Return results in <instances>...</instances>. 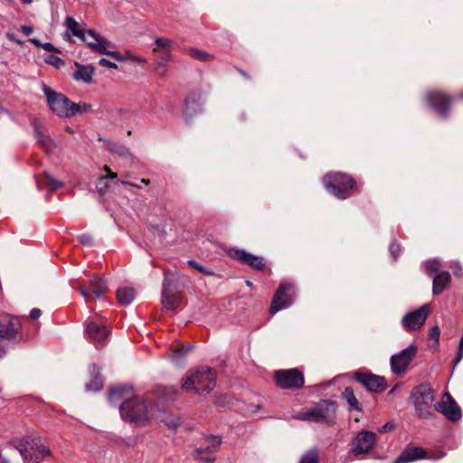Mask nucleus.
<instances>
[{"mask_svg":"<svg viewBox=\"0 0 463 463\" xmlns=\"http://www.w3.org/2000/svg\"><path fill=\"white\" fill-rule=\"evenodd\" d=\"M131 392L132 387L130 385H118L110 389L108 399L111 403L126 399L119 407L123 420L137 426L150 424L158 417L159 407L149 401L148 398L139 396L128 398Z\"/></svg>","mask_w":463,"mask_h":463,"instance_id":"obj_1","label":"nucleus"},{"mask_svg":"<svg viewBox=\"0 0 463 463\" xmlns=\"http://www.w3.org/2000/svg\"><path fill=\"white\" fill-rule=\"evenodd\" d=\"M43 91L45 96L48 107L58 117L69 118L77 116L80 110V104H76L65 95L52 90L43 85Z\"/></svg>","mask_w":463,"mask_h":463,"instance_id":"obj_2","label":"nucleus"},{"mask_svg":"<svg viewBox=\"0 0 463 463\" xmlns=\"http://www.w3.org/2000/svg\"><path fill=\"white\" fill-rule=\"evenodd\" d=\"M216 375L210 368L191 372L184 379L182 388L197 393H209L215 386Z\"/></svg>","mask_w":463,"mask_h":463,"instance_id":"obj_3","label":"nucleus"},{"mask_svg":"<svg viewBox=\"0 0 463 463\" xmlns=\"http://www.w3.org/2000/svg\"><path fill=\"white\" fill-rule=\"evenodd\" d=\"M326 189L339 199L349 197L354 191V180L342 173L327 174L324 177Z\"/></svg>","mask_w":463,"mask_h":463,"instance_id":"obj_4","label":"nucleus"},{"mask_svg":"<svg viewBox=\"0 0 463 463\" xmlns=\"http://www.w3.org/2000/svg\"><path fill=\"white\" fill-rule=\"evenodd\" d=\"M410 398L420 417L432 416L428 409L434 402V391L429 384L422 383L413 388Z\"/></svg>","mask_w":463,"mask_h":463,"instance_id":"obj_5","label":"nucleus"},{"mask_svg":"<svg viewBox=\"0 0 463 463\" xmlns=\"http://www.w3.org/2000/svg\"><path fill=\"white\" fill-rule=\"evenodd\" d=\"M24 460L27 463H39L45 456L50 454L40 438L31 440H21L15 444Z\"/></svg>","mask_w":463,"mask_h":463,"instance_id":"obj_6","label":"nucleus"},{"mask_svg":"<svg viewBox=\"0 0 463 463\" xmlns=\"http://www.w3.org/2000/svg\"><path fill=\"white\" fill-rule=\"evenodd\" d=\"M335 410V402L329 400H322L310 408L301 410L295 419L314 422L326 421Z\"/></svg>","mask_w":463,"mask_h":463,"instance_id":"obj_7","label":"nucleus"},{"mask_svg":"<svg viewBox=\"0 0 463 463\" xmlns=\"http://www.w3.org/2000/svg\"><path fill=\"white\" fill-rule=\"evenodd\" d=\"M80 39L86 43L93 51L109 55L119 61H123L125 59L118 52L108 51L107 47L109 46L110 43L92 30H85Z\"/></svg>","mask_w":463,"mask_h":463,"instance_id":"obj_8","label":"nucleus"},{"mask_svg":"<svg viewBox=\"0 0 463 463\" xmlns=\"http://www.w3.org/2000/svg\"><path fill=\"white\" fill-rule=\"evenodd\" d=\"M417 354V347L411 345L405 349L391 356L390 364L392 372L396 375H401L406 373L410 364Z\"/></svg>","mask_w":463,"mask_h":463,"instance_id":"obj_9","label":"nucleus"},{"mask_svg":"<svg viewBox=\"0 0 463 463\" xmlns=\"http://www.w3.org/2000/svg\"><path fill=\"white\" fill-rule=\"evenodd\" d=\"M376 442V434L373 431L363 430L356 434L351 442L350 453L358 457L371 451Z\"/></svg>","mask_w":463,"mask_h":463,"instance_id":"obj_10","label":"nucleus"},{"mask_svg":"<svg viewBox=\"0 0 463 463\" xmlns=\"http://www.w3.org/2000/svg\"><path fill=\"white\" fill-rule=\"evenodd\" d=\"M434 408L450 421H458L461 419V410L449 392L443 393L441 401L435 403Z\"/></svg>","mask_w":463,"mask_h":463,"instance_id":"obj_11","label":"nucleus"},{"mask_svg":"<svg viewBox=\"0 0 463 463\" xmlns=\"http://www.w3.org/2000/svg\"><path fill=\"white\" fill-rule=\"evenodd\" d=\"M276 383L282 389L300 388L304 384V375L298 369L279 370L275 373Z\"/></svg>","mask_w":463,"mask_h":463,"instance_id":"obj_12","label":"nucleus"},{"mask_svg":"<svg viewBox=\"0 0 463 463\" xmlns=\"http://www.w3.org/2000/svg\"><path fill=\"white\" fill-rule=\"evenodd\" d=\"M21 325L18 319L4 315L0 318V339L10 342H18L23 338L20 330Z\"/></svg>","mask_w":463,"mask_h":463,"instance_id":"obj_13","label":"nucleus"},{"mask_svg":"<svg viewBox=\"0 0 463 463\" xmlns=\"http://www.w3.org/2000/svg\"><path fill=\"white\" fill-rule=\"evenodd\" d=\"M294 299V288L290 284H282L276 291L271 305L270 313L275 314L278 311L288 307Z\"/></svg>","mask_w":463,"mask_h":463,"instance_id":"obj_14","label":"nucleus"},{"mask_svg":"<svg viewBox=\"0 0 463 463\" xmlns=\"http://www.w3.org/2000/svg\"><path fill=\"white\" fill-rule=\"evenodd\" d=\"M429 313V305H423L419 309L406 314L402 320L403 328L406 331H412L420 328L425 323Z\"/></svg>","mask_w":463,"mask_h":463,"instance_id":"obj_15","label":"nucleus"},{"mask_svg":"<svg viewBox=\"0 0 463 463\" xmlns=\"http://www.w3.org/2000/svg\"><path fill=\"white\" fill-rule=\"evenodd\" d=\"M426 99L430 106L435 109L439 117H447L449 111V106L452 102V99L450 97L442 92L430 91L427 93Z\"/></svg>","mask_w":463,"mask_h":463,"instance_id":"obj_16","label":"nucleus"},{"mask_svg":"<svg viewBox=\"0 0 463 463\" xmlns=\"http://www.w3.org/2000/svg\"><path fill=\"white\" fill-rule=\"evenodd\" d=\"M355 380L362 383L368 391L373 392H383L386 388L384 377L372 373H356Z\"/></svg>","mask_w":463,"mask_h":463,"instance_id":"obj_17","label":"nucleus"},{"mask_svg":"<svg viewBox=\"0 0 463 463\" xmlns=\"http://www.w3.org/2000/svg\"><path fill=\"white\" fill-rule=\"evenodd\" d=\"M221 439L216 436H207L205 438V447H200L195 450L196 458L206 463H212L215 460L213 452L219 448Z\"/></svg>","mask_w":463,"mask_h":463,"instance_id":"obj_18","label":"nucleus"},{"mask_svg":"<svg viewBox=\"0 0 463 463\" xmlns=\"http://www.w3.org/2000/svg\"><path fill=\"white\" fill-rule=\"evenodd\" d=\"M229 256L241 262L242 264L249 265L254 269L261 270L264 268L263 260L260 256L253 255L241 249H230Z\"/></svg>","mask_w":463,"mask_h":463,"instance_id":"obj_19","label":"nucleus"},{"mask_svg":"<svg viewBox=\"0 0 463 463\" xmlns=\"http://www.w3.org/2000/svg\"><path fill=\"white\" fill-rule=\"evenodd\" d=\"M80 294L88 298L90 295H94L97 298H101L107 291L105 282L97 277H94L87 287L85 285L79 286Z\"/></svg>","mask_w":463,"mask_h":463,"instance_id":"obj_20","label":"nucleus"},{"mask_svg":"<svg viewBox=\"0 0 463 463\" xmlns=\"http://www.w3.org/2000/svg\"><path fill=\"white\" fill-rule=\"evenodd\" d=\"M175 46V42L169 38H156L155 40L153 52L156 55L157 59L171 60V52Z\"/></svg>","mask_w":463,"mask_h":463,"instance_id":"obj_21","label":"nucleus"},{"mask_svg":"<svg viewBox=\"0 0 463 463\" xmlns=\"http://www.w3.org/2000/svg\"><path fill=\"white\" fill-rule=\"evenodd\" d=\"M171 283L165 277L163 282L162 305L165 309L174 311L179 304L180 298L170 291Z\"/></svg>","mask_w":463,"mask_h":463,"instance_id":"obj_22","label":"nucleus"},{"mask_svg":"<svg viewBox=\"0 0 463 463\" xmlns=\"http://www.w3.org/2000/svg\"><path fill=\"white\" fill-rule=\"evenodd\" d=\"M88 336L95 343H102L109 335V329L105 326L96 322H90L87 326Z\"/></svg>","mask_w":463,"mask_h":463,"instance_id":"obj_23","label":"nucleus"},{"mask_svg":"<svg viewBox=\"0 0 463 463\" xmlns=\"http://www.w3.org/2000/svg\"><path fill=\"white\" fill-rule=\"evenodd\" d=\"M426 458V451L420 447L406 448L392 463H410Z\"/></svg>","mask_w":463,"mask_h":463,"instance_id":"obj_24","label":"nucleus"},{"mask_svg":"<svg viewBox=\"0 0 463 463\" xmlns=\"http://www.w3.org/2000/svg\"><path fill=\"white\" fill-rule=\"evenodd\" d=\"M75 66L77 67V70L73 73L74 80L78 81L80 80L85 83H90L94 74L93 67L90 65H80L78 62H75Z\"/></svg>","mask_w":463,"mask_h":463,"instance_id":"obj_25","label":"nucleus"},{"mask_svg":"<svg viewBox=\"0 0 463 463\" xmlns=\"http://www.w3.org/2000/svg\"><path fill=\"white\" fill-rule=\"evenodd\" d=\"M450 274L448 271H442L433 278L432 292L434 295H439L450 282Z\"/></svg>","mask_w":463,"mask_h":463,"instance_id":"obj_26","label":"nucleus"},{"mask_svg":"<svg viewBox=\"0 0 463 463\" xmlns=\"http://www.w3.org/2000/svg\"><path fill=\"white\" fill-rule=\"evenodd\" d=\"M90 375L91 380L89 383L86 384V389L88 391L98 392L103 387V380L99 374V368L97 365L92 364L90 367Z\"/></svg>","mask_w":463,"mask_h":463,"instance_id":"obj_27","label":"nucleus"},{"mask_svg":"<svg viewBox=\"0 0 463 463\" xmlns=\"http://www.w3.org/2000/svg\"><path fill=\"white\" fill-rule=\"evenodd\" d=\"M117 296H118V301L124 305V306H128L129 305L133 299L135 298L136 297V291L134 288H128V287H124V288H119L117 291Z\"/></svg>","mask_w":463,"mask_h":463,"instance_id":"obj_28","label":"nucleus"},{"mask_svg":"<svg viewBox=\"0 0 463 463\" xmlns=\"http://www.w3.org/2000/svg\"><path fill=\"white\" fill-rule=\"evenodd\" d=\"M343 397L348 404L349 411H362L361 405H360L358 400L355 398L354 391L351 387L345 388V391L343 392Z\"/></svg>","mask_w":463,"mask_h":463,"instance_id":"obj_29","label":"nucleus"},{"mask_svg":"<svg viewBox=\"0 0 463 463\" xmlns=\"http://www.w3.org/2000/svg\"><path fill=\"white\" fill-rule=\"evenodd\" d=\"M34 136L36 138V142L46 151L50 152L53 149L54 142L53 140L49 137L43 134L38 128L34 130Z\"/></svg>","mask_w":463,"mask_h":463,"instance_id":"obj_30","label":"nucleus"},{"mask_svg":"<svg viewBox=\"0 0 463 463\" xmlns=\"http://www.w3.org/2000/svg\"><path fill=\"white\" fill-rule=\"evenodd\" d=\"M160 420L164 421L165 426H167L169 429H176L180 425V419L173 416V415H166L165 411H163L159 408V414L158 417L155 420Z\"/></svg>","mask_w":463,"mask_h":463,"instance_id":"obj_31","label":"nucleus"},{"mask_svg":"<svg viewBox=\"0 0 463 463\" xmlns=\"http://www.w3.org/2000/svg\"><path fill=\"white\" fill-rule=\"evenodd\" d=\"M65 25L74 36L80 38L85 30L80 28V24L71 16H67L65 19Z\"/></svg>","mask_w":463,"mask_h":463,"instance_id":"obj_32","label":"nucleus"},{"mask_svg":"<svg viewBox=\"0 0 463 463\" xmlns=\"http://www.w3.org/2000/svg\"><path fill=\"white\" fill-rule=\"evenodd\" d=\"M192 349V345H180L172 350L171 359L175 363H179L184 356Z\"/></svg>","mask_w":463,"mask_h":463,"instance_id":"obj_33","label":"nucleus"},{"mask_svg":"<svg viewBox=\"0 0 463 463\" xmlns=\"http://www.w3.org/2000/svg\"><path fill=\"white\" fill-rule=\"evenodd\" d=\"M171 60L156 59L154 62V71L159 77H165L168 71V63Z\"/></svg>","mask_w":463,"mask_h":463,"instance_id":"obj_34","label":"nucleus"},{"mask_svg":"<svg viewBox=\"0 0 463 463\" xmlns=\"http://www.w3.org/2000/svg\"><path fill=\"white\" fill-rule=\"evenodd\" d=\"M188 52L191 57L200 61H205L211 58V55L208 52L195 48L190 49Z\"/></svg>","mask_w":463,"mask_h":463,"instance_id":"obj_35","label":"nucleus"},{"mask_svg":"<svg viewBox=\"0 0 463 463\" xmlns=\"http://www.w3.org/2000/svg\"><path fill=\"white\" fill-rule=\"evenodd\" d=\"M299 463H318L317 449H313L308 450L305 455H303Z\"/></svg>","mask_w":463,"mask_h":463,"instance_id":"obj_36","label":"nucleus"},{"mask_svg":"<svg viewBox=\"0 0 463 463\" xmlns=\"http://www.w3.org/2000/svg\"><path fill=\"white\" fill-rule=\"evenodd\" d=\"M44 61L47 64L55 67L56 69H60L64 64V61L60 57L54 54H47L44 57Z\"/></svg>","mask_w":463,"mask_h":463,"instance_id":"obj_37","label":"nucleus"},{"mask_svg":"<svg viewBox=\"0 0 463 463\" xmlns=\"http://www.w3.org/2000/svg\"><path fill=\"white\" fill-rule=\"evenodd\" d=\"M44 181L51 190H57L63 185L62 182L56 180L48 174H44Z\"/></svg>","mask_w":463,"mask_h":463,"instance_id":"obj_38","label":"nucleus"},{"mask_svg":"<svg viewBox=\"0 0 463 463\" xmlns=\"http://www.w3.org/2000/svg\"><path fill=\"white\" fill-rule=\"evenodd\" d=\"M426 271L430 274H432L439 270V261L436 259L430 260L424 264Z\"/></svg>","mask_w":463,"mask_h":463,"instance_id":"obj_39","label":"nucleus"},{"mask_svg":"<svg viewBox=\"0 0 463 463\" xmlns=\"http://www.w3.org/2000/svg\"><path fill=\"white\" fill-rule=\"evenodd\" d=\"M107 180V176L105 175H101L99 177L96 187L99 194H104L108 190L109 184Z\"/></svg>","mask_w":463,"mask_h":463,"instance_id":"obj_40","label":"nucleus"},{"mask_svg":"<svg viewBox=\"0 0 463 463\" xmlns=\"http://www.w3.org/2000/svg\"><path fill=\"white\" fill-rule=\"evenodd\" d=\"M187 264H188L190 267H192V268H194V269H197L199 272H201V273H203V274H204V275H206V276H211V275H213V271L206 269L203 266H202L201 264H199V263H198V262H196L195 260H188V261H187Z\"/></svg>","mask_w":463,"mask_h":463,"instance_id":"obj_41","label":"nucleus"},{"mask_svg":"<svg viewBox=\"0 0 463 463\" xmlns=\"http://www.w3.org/2000/svg\"><path fill=\"white\" fill-rule=\"evenodd\" d=\"M78 241L80 243L86 246H91L93 243V239L90 234H81L78 236Z\"/></svg>","mask_w":463,"mask_h":463,"instance_id":"obj_42","label":"nucleus"},{"mask_svg":"<svg viewBox=\"0 0 463 463\" xmlns=\"http://www.w3.org/2000/svg\"><path fill=\"white\" fill-rule=\"evenodd\" d=\"M400 249H401V246L399 244H397L396 242H392L390 244L389 250H390V252L394 260H396L398 258Z\"/></svg>","mask_w":463,"mask_h":463,"instance_id":"obj_43","label":"nucleus"},{"mask_svg":"<svg viewBox=\"0 0 463 463\" xmlns=\"http://www.w3.org/2000/svg\"><path fill=\"white\" fill-rule=\"evenodd\" d=\"M439 328L438 326H432L429 332V337L430 339H434L436 341V343H438L439 341Z\"/></svg>","mask_w":463,"mask_h":463,"instance_id":"obj_44","label":"nucleus"},{"mask_svg":"<svg viewBox=\"0 0 463 463\" xmlns=\"http://www.w3.org/2000/svg\"><path fill=\"white\" fill-rule=\"evenodd\" d=\"M99 65L106 67V68H109V69H117L118 68V65L115 62H113L106 58H101L99 61Z\"/></svg>","mask_w":463,"mask_h":463,"instance_id":"obj_45","label":"nucleus"},{"mask_svg":"<svg viewBox=\"0 0 463 463\" xmlns=\"http://www.w3.org/2000/svg\"><path fill=\"white\" fill-rule=\"evenodd\" d=\"M123 58H125L123 61H126V60H132V61H138V62H143L145 61V60L139 56H135L133 54H131L130 52H127L126 53V56H122Z\"/></svg>","mask_w":463,"mask_h":463,"instance_id":"obj_46","label":"nucleus"},{"mask_svg":"<svg viewBox=\"0 0 463 463\" xmlns=\"http://www.w3.org/2000/svg\"><path fill=\"white\" fill-rule=\"evenodd\" d=\"M451 268L455 276L460 277L462 275V268L458 262H456Z\"/></svg>","mask_w":463,"mask_h":463,"instance_id":"obj_47","label":"nucleus"},{"mask_svg":"<svg viewBox=\"0 0 463 463\" xmlns=\"http://www.w3.org/2000/svg\"><path fill=\"white\" fill-rule=\"evenodd\" d=\"M20 30L24 35H30L33 33V28L29 25H22Z\"/></svg>","mask_w":463,"mask_h":463,"instance_id":"obj_48","label":"nucleus"},{"mask_svg":"<svg viewBox=\"0 0 463 463\" xmlns=\"http://www.w3.org/2000/svg\"><path fill=\"white\" fill-rule=\"evenodd\" d=\"M80 110L79 111L78 115L81 114V113H88L91 110V105L87 104V103H80Z\"/></svg>","mask_w":463,"mask_h":463,"instance_id":"obj_49","label":"nucleus"},{"mask_svg":"<svg viewBox=\"0 0 463 463\" xmlns=\"http://www.w3.org/2000/svg\"><path fill=\"white\" fill-rule=\"evenodd\" d=\"M462 358H463V351L458 350L456 357L453 361V368H455L457 366V364L462 360Z\"/></svg>","mask_w":463,"mask_h":463,"instance_id":"obj_50","label":"nucleus"},{"mask_svg":"<svg viewBox=\"0 0 463 463\" xmlns=\"http://www.w3.org/2000/svg\"><path fill=\"white\" fill-rule=\"evenodd\" d=\"M115 152L122 156H130L129 151L125 146H119Z\"/></svg>","mask_w":463,"mask_h":463,"instance_id":"obj_51","label":"nucleus"},{"mask_svg":"<svg viewBox=\"0 0 463 463\" xmlns=\"http://www.w3.org/2000/svg\"><path fill=\"white\" fill-rule=\"evenodd\" d=\"M42 315V311L39 308H33L30 312V317L33 319L38 318Z\"/></svg>","mask_w":463,"mask_h":463,"instance_id":"obj_52","label":"nucleus"},{"mask_svg":"<svg viewBox=\"0 0 463 463\" xmlns=\"http://www.w3.org/2000/svg\"><path fill=\"white\" fill-rule=\"evenodd\" d=\"M105 170L109 173L108 175H106L107 179L109 178V179H112V180H117L118 183H120L121 180H118L117 179V177H118L117 174L112 173L110 171V169L109 167H107V166L105 167Z\"/></svg>","mask_w":463,"mask_h":463,"instance_id":"obj_53","label":"nucleus"},{"mask_svg":"<svg viewBox=\"0 0 463 463\" xmlns=\"http://www.w3.org/2000/svg\"><path fill=\"white\" fill-rule=\"evenodd\" d=\"M120 184L125 185V186L136 187V188H138V189H140L141 185H142V183L134 184V183H130V182H127V181H120Z\"/></svg>","mask_w":463,"mask_h":463,"instance_id":"obj_54","label":"nucleus"},{"mask_svg":"<svg viewBox=\"0 0 463 463\" xmlns=\"http://www.w3.org/2000/svg\"><path fill=\"white\" fill-rule=\"evenodd\" d=\"M42 48L48 52L56 51L55 47L51 43H45L42 44Z\"/></svg>","mask_w":463,"mask_h":463,"instance_id":"obj_55","label":"nucleus"},{"mask_svg":"<svg viewBox=\"0 0 463 463\" xmlns=\"http://www.w3.org/2000/svg\"><path fill=\"white\" fill-rule=\"evenodd\" d=\"M6 37L7 39H9L10 41H13V42H15L17 43L18 44H22V42L18 39H16V37L14 36V34L13 33H7L6 34Z\"/></svg>","mask_w":463,"mask_h":463,"instance_id":"obj_56","label":"nucleus"},{"mask_svg":"<svg viewBox=\"0 0 463 463\" xmlns=\"http://www.w3.org/2000/svg\"><path fill=\"white\" fill-rule=\"evenodd\" d=\"M29 42L32 43L33 45L37 46V47H42V43L40 42L39 39L37 38H31L29 39Z\"/></svg>","mask_w":463,"mask_h":463,"instance_id":"obj_57","label":"nucleus"},{"mask_svg":"<svg viewBox=\"0 0 463 463\" xmlns=\"http://www.w3.org/2000/svg\"><path fill=\"white\" fill-rule=\"evenodd\" d=\"M392 424L388 422V423H386V424H384V425L383 426V428L380 430V432H386V431H388L389 430H391V429H392Z\"/></svg>","mask_w":463,"mask_h":463,"instance_id":"obj_58","label":"nucleus"},{"mask_svg":"<svg viewBox=\"0 0 463 463\" xmlns=\"http://www.w3.org/2000/svg\"><path fill=\"white\" fill-rule=\"evenodd\" d=\"M193 106V102L190 101V99H187L185 101V109H186V113L188 112V110L190 109V107Z\"/></svg>","mask_w":463,"mask_h":463,"instance_id":"obj_59","label":"nucleus"},{"mask_svg":"<svg viewBox=\"0 0 463 463\" xmlns=\"http://www.w3.org/2000/svg\"><path fill=\"white\" fill-rule=\"evenodd\" d=\"M458 350H462L463 351V335H462V337L459 341V344H458Z\"/></svg>","mask_w":463,"mask_h":463,"instance_id":"obj_60","label":"nucleus"},{"mask_svg":"<svg viewBox=\"0 0 463 463\" xmlns=\"http://www.w3.org/2000/svg\"><path fill=\"white\" fill-rule=\"evenodd\" d=\"M444 457V453H440L439 456L430 457L431 459H440Z\"/></svg>","mask_w":463,"mask_h":463,"instance_id":"obj_61","label":"nucleus"},{"mask_svg":"<svg viewBox=\"0 0 463 463\" xmlns=\"http://www.w3.org/2000/svg\"><path fill=\"white\" fill-rule=\"evenodd\" d=\"M140 183H142L145 185H148L150 181L148 179H144L143 178V179L140 180Z\"/></svg>","mask_w":463,"mask_h":463,"instance_id":"obj_62","label":"nucleus"},{"mask_svg":"<svg viewBox=\"0 0 463 463\" xmlns=\"http://www.w3.org/2000/svg\"><path fill=\"white\" fill-rule=\"evenodd\" d=\"M23 4H31L33 2V0H20Z\"/></svg>","mask_w":463,"mask_h":463,"instance_id":"obj_63","label":"nucleus"},{"mask_svg":"<svg viewBox=\"0 0 463 463\" xmlns=\"http://www.w3.org/2000/svg\"><path fill=\"white\" fill-rule=\"evenodd\" d=\"M2 463H9V461L6 458H3Z\"/></svg>","mask_w":463,"mask_h":463,"instance_id":"obj_64","label":"nucleus"}]
</instances>
